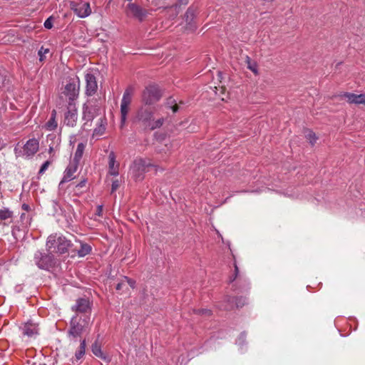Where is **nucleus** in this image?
<instances>
[{
  "mask_svg": "<svg viewBox=\"0 0 365 365\" xmlns=\"http://www.w3.org/2000/svg\"><path fill=\"white\" fill-rule=\"evenodd\" d=\"M35 264L41 269L48 270L56 264V259L53 254L36 251L34 256Z\"/></svg>",
  "mask_w": 365,
  "mask_h": 365,
  "instance_id": "7ed1b4c3",
  "label": "nucleus"
},
{
  "mask_svg": "<svg viewBox=\"0 0 365 365\" xmlns=\"http://www.w3.org/2000/svg\"><path fill=\"white\" fill-rule=\"evenodd\" d=\"M153 118V110L151 108L143 106L141 107L136 115V119L140 122L142 125L146 128L150 120Z\"/></svg>",
  "mask_w": 365,
  "mask_h": 365,
  "instance_id": "9d476101",
  "label": "nucleus"
},
{
  "mask_svg": "<svg viewBox=\"0 0 365 365\" xmlns=\"http://www.w3.org/2000/svg\"><path fill=\"white\" fill-rule=\"evenodd\" d=\"M70 6L80 18L87 17L91 13V9L88 2L72 1L70 3Z\"/></svg>",
  "mask_w": 365,
  "mask_h": 365,
  "instance_id": "6e6552de",
  "label": "nucleus"
},
{
  "mask_svg": "<svg viewBox=\"0 0 365 365\" xmlns=\"http://www.w3.org/2000/svg\"><path fill=\"white\" fill-rule=\"evenodd\" d=\"M53 17H48L44 22V27L47 29H51L53 27Z\"/></svg>",
  "mask_w": 365,
  "mask_h": 365,
  "instance_id": "72a5a7b5",
  "label": "nucleus"
},
{
  "mask_svg": "<svg viewBox=\"0 0 365 365\" xmlns=\"http://www.w3.org/2000/svg\"><path fill=\"white\" fill-rule=\"evenodd\" d=\"M105 131V126L103 125H100L98 128H95L93 130V136L98 137L102 135Z\"/></svg>",
  "mask_w": 365,
  "mask_h": 365,
  "instance_id": "c756f323",
  "label": "nucleus"
},
{
  "mask_svg": "<svg viewBox=\"0 0 365 365\" xmlns=\"http://www.w3.org/2000/svg\"><path fill=\"white\" fill-rule=\"evenodd\" d=\"M155 165L152 163L150 159L136 158L131 166V172L133 178L136 180H140L143 178L145 173L149 171L150 168H154Z\"/></svg>",
  "mask_w": 365,
  "mask_h": 365,
  "instance_id": "f03ea898",
  "label": "nucleus"
},
{
  "mask_svg": "<svg viewBox=\"0 0 365 365\" xmlns=\"http://www.w3.org/2000/svg\"><path fill=\"white\" fill-rule=\"evenodd\" d=\"M103 212V205H98L97 210H96V215L98 216H101Z\"/></svg>",
  "mask_w": 365,
  "mask_h": 365,
  "instance_id": "4c0bfd02",
  "label": "nucleus"
},
{
  "mask_svg": "<svg viewBox=\"0 0 365 365\" xmlns=\"http://www.w3.org/2000/svg\"><path fill=\"white\" fill-rule=\"evenodd\" d=\"M86 82V93L88 96L93 95L98 88L96 77L92 73H88L85 76Z\"/></svg>",
  "mask_w": 365,
  "mask_h": 365,
  "instance_id": "dca6fc26",
  "label": "nucleus"
},
{
  "mask_svg": "<svg viewBox=\"0 0 365 365\" xmlns=\"http://www.w3.org/2000/svg\"><path fill=\"white\" fill-rule=\"evenodd\" d=\"M124 280L130 285V287H132L133 289L135 288V281L128 277H124Z\"/></svg>",
  "mask_w": 365,
  "mask_h": 365,
  "instance_id": "c9c22d12",
  "label": "nucleus"
},
{
  "mask_svg": "<svg viewBox=\"0 0 365 365\" xmlns=\"http://www.w3.org/2000/svg\"><path fill=\"white\" fill-rule=\"evenodd\" d=\"M171 108H172V110H173V113H176L178 110L179 107H178V106L177 104H175L174 106H173L171 107Z\"/></svg>",
  "mask_w": 365,
  "mask_h": 365,
  "instance_id": "ea45409f",
  "label": "nucleus"
},
{
  "mask_svg": "<svg viewBox=\"0 0 365 365\" xmlns=\"http://www.w3.org/2000/svg\"><path fill=\"white\" fill-rule=\"evenodd\" d=\"M92 303L85 297L78 298L76 304L71 307L73 312L76 313L87 314L91 311Z\"/></svg>",
  "mask_w": 365,
  "mask_h": 365,
  "instance_id": "f8f14e48",
  "label": "nucleus"
},
{
  "mask_svg": "<svg viewBox=\"0 0 365 365\" xmlns=\"http://www.w3.org/2000/svg\"><path fill=\"white\" fill-rule=\"evenodd\" d=\"M78 163L72 162L71 163L64 171L63 179L61 180L60 185L71 181L75 178V173L77 170Z\"/></svg>",
  "mask_w": 365,
  "mask_h": 365,
  "instance_id": "f3484780",
  "label": "nucleus"
},
{
  "mask_svg": "<svg viewBox=\"0 0 365 365\" xmlns=\"http://www.w3.org/2000/svg\"><path fill=\"white\" fill-rule=\"evenodd\" d=\"M164 123V118H160L156 120H154L153 118L150 120V123L148 125L146 128H148L151 130H155L156 128H160Z\"/></svg>",
  "mask_w": 365,
  "mask_h": 365,
  "instance_id": "5701e85b",
  "label": "nucleus"
},
{
  "mask_svg": "<svg viewBox=\"0 0 365 365\" xmlns=\"http://www.w3.org/2000/svg\"><path fill=\"white\" fill-rule=\"evenodd\" d=\"M194 313L199 314V315H205V316H210L212 314L211 310L207 309H195Z\"/></svg>",
  "mask_w": 365,
  "mask_h": 365,
  "instance_id": "2f4dec72",
  "label": "nucleus"
},
{
  "mask_svg": "<svg viewBox=\"0 0 365 365\" xmlns=\"http://www.w3.org/2000/svg\"><path fill=\"white\" fill-rule=\"evenodd\" d=\"M133 93L131 89H126L123 93L120 103V126L123 127L126 121L127 115L130 110Z\"/></svg>",
  "mask_w": 365,
  "mask_h": 365,
  "instance_id": "20e7f679",
  "label": "nucleus"
},
{
  "mask_svg": "<svg viewBox=\"0 0 365 365\" xmlns=\"http://www.w3.org/2000/svg\"><path fill=\"white\" fill-rule=\"evenodd\" d=\"M13 215L11 211L8 209L0 210V220H5L11 218Z\"/></svg>",
  "mask_w": 365,
  "mask_h": 365,
  "instance_id": "cd10ccee",
  "label": "nucleus"
},
{
  "mask_svg": "<svg viewBox=\"0 0 365 365\" xmlns=\"http://www.w3.org/2000/svg\"><path fill=\"white\" fill-rule=\"evenodd\" d=\"M194 17H195V11L192 9L189 8L185 14V21L188 24H191L192 21L194 19Z\"/></svg>",
  "mask_w": 365,
  "mask_h": 365,
  "instance_id": "bb28decb",
  "label": "nucleus"
},
{
  "mask_svg": "<svg viewBox=\"0 0 365 365\" xmlns=\"http://www.w3.org/2000/svg\"><path fill=\"white\" fill-rule=\"evenodd\" d=\"M341 98H344L349 103L365 105V93L355 94L344 92L339 95Z\"/></svg>",
  "mask_w": 365,
  "mask_h": 365,
  "instance_id": "2eb2a0df",
  "label": "nucleus"
},
{
  "mask_svg": "<svg viewBox=\"0 0 365 365\" xmlns=\"http://www.w3.org/2000/svg\"><path fill=\"white\" fill-rule=\"evenodd\" d=\"M85 352H86V341L83 340L81 342L78 349L76 352V354H75L76 358L77 359H81L84 356Z\"/></svg>",
  "mask_w": 365,
  "mask_h": 365,
  "instance_id": "a878e982",
  "label": "nucleus"
},
{
  "mask_svg": "<svg viewBox=\"0 0 365 365\" xmlns=\"http://www.w3.org/2000/svg\"><path fill=\"white\" fill-rule=\"evenodd\" d=\"M162 96L159 88L156 86H150L145 88L143 93V101L146 105H152L158 102Z\"/></svg>",
  "mask_w": 365,
  "mask_h": 365,
  "instance_id": "423d86ee",
  "label": "nucleus"
},
{
  "mask_svg": "<svg viewBox=\"0 0 365 365\" xmlns=\"http://www.w3.org/2000/svg\"><path fill=\"white\" fill-rule=\"evenodd\" d=\"M21 329L24 336L33 337L38 334V327L36 324L27 322Z\"/></svg>",
  "mask_w": 365,
  "mask_h": 365,
  "instance_id": "a211bd4d",
  "label": "nucleus"
},
{
  "mask_svg": "<svg viewBox=\"0 0 365 365\" xmlns=\"http://www.w3.org/2000/svg\"><path fill=\"white\" fill-rule=\"evenodd\" d=\"M81 318H78V316L77 314L76 316H73L71 320L68 333L73 337L79 336L83 332V327L86 322L85 319H83V322H84V324H83L81 323Z\"/></svg>",
  "mask_w": 365,
  "mask_h": 365,
  "instance_id": "9b49d317",
  "label": "nucleus"
},
{
  "mask_svg": "<svg viewBox=\"0 0 365 365\" xmlns=\"http://www.w3.org/2000/svg\"><path fill=\"white\" fill-rule=\"evenodd\" d=\"M78 110L76 103H68L66 110L64 113V124L69 127L76 125Z\"/></svg>",
  "mask_w": 365,
  "mask_h": 365,
  "instance_id": "0eeeda50",
  "label": "nucleus"
},
{
  "mask_svg": "<svg viewBox=\"0 0 365 365\" xmlns=\"http://www.w3.org/2000/svg\"><path fill=\"white\" fill-rule=\"evenodd\" d=\"M120 187V182L118 180L113 181L111 187V193L116 191Z\"/></svg>",
  "mask_w": 365,
  "mask_h": 365,
  "instance_id": "f704fd0d",
  "label": "nucleus"
},
{
  "mask_svg": "<svg viewBox=\"0 0 365 365\" xmlns=\"http://www.w3.org/2000/svg\"><path fill=\"white\" fill-rule=\"evenodd\" d=\"M51 164V162L49 160H46V162L43 163V164L41 165L39 171H38V174L39 175H42L44 173V172L47 170V168H48L49 165Z\"/></svg>",
  "mask_w": 365,
  "mask_h": 365,
  "instance_id": "473e14b6",
  "label": "nucleus"
},
{
  "mask_svg": "<svg viewBox=\"0 0 365 365\" xmlns=\"http://www.w3.org/2000/svg\"><path fill=\"white\" fill-rule=\"evenodd\" d=\"M86 148V144L83 143H80L77 145L76 150L73 157V162L78 163L80 160L81 159L84 150Z\"/></svg>",
  "mask_w": 365,
  "mask_h": 365,
  "instance_id": "4be33fe9",
  "label": "nucleus"
},
{
  "mask_svg": "<svg viewBox=\"0 0 365 365\" xmlns=\"http://www.w3.org/2000/svg\"><path fill=\"white\" fill-rule=\"evenodd\" d=\"M109 158V174L117 176L118 175L119 165L116 163L114 153L111 152L108 156Z\"/></svg>",
  "mask_w": 365,
  "mask_h": 365,
  "instance_id": "6ab92c4d",
  "label": "nucleus"
},
{
  "mask_svg": "<svg viewBox=\"0 0 365 365\" xmlns=\"http://www.w3.org/2000/svg\"><path fill=\"white\" fill-rule=\"evenodd\" d=\"M80 81L78 78H72L66 85L64 94L68 98V103H76L78 97Z\"/></svg>",
  "mask_w": 365,
  "mask_h": 365,
  "instance_id": "39448f33",
  "label": "nucleus"
},
{
  "mask_svg": "<svg viewBox=\"0 0 365 365\" xmlns=\"http://www.w3.org/2000/svg\"><path fill=\"white\" fill-rule=\"evenodd\" d=\"M245 63L247 65V68L250 70L255 76H259V66L257 61L255 60H252L250 56H245Z\"/></svg>",
  "mask_w": 365,
  "mask_h": 365,
  "instance_id": "412c9836",
  "label": "nucleus"
},
{
  "mask_svg": "<svg viewBox=\"0 0 365 365\" xmlns=\"http://www.w3.org/2000/svg\"><path fill=\"white\" fill-rule=\"evenodd\" d=\"M72 243L61 234L53 233L50 235L46 240V247L50 254L63 255L68 252Z\"/></svg>",
  "mask_w": 365,
  "mask_h": 365,
  "instance_id": "f257e3e1",
  "label": "nucleus"
},
{
  "mask_svg": "<svg viewBox=\"0 0 365 365\" xmlns=\"http://www.w3.org/2000/svg\"><path fill=\"white\" fill-rule=\"evenodd\" d=\"M92 352L94 355H96L98 357H102L103 352L101 351V346L98 344L97 341H96L92 345Z\"/></svg>",
  "mask_w": 365,
  "mask_h": 365,
  "instance_id": "c85d7f7f",
  "label": "nucleus"
},
{
  "mask_svg": "<svg viewBox=\"0 0 365 365\" xmlns=\"http://www.w3.org/2000/svg\"><path fill=\"white\" fill-rule=\"evenodd\" d=\"M56 110H53L49 120L45 123L43 126L46 130L52 131L56 130V128H57L58 123L56 121Z\"/></svg>",
  "mask_w": 365,
  "mask_h": 365,
  "instance_id": "aec40b11",
  "label": "nucleus"
},
{
  "mask_svg": "<svg viewBox=\"0 0 365 365\" xmlns=\"http://www.w3.org/2000/svg\"><path fill=\"white\" fill-rule=\"evenodd\" d=\"M91 251V247L89 245L86 243L81 244V249L78 250V255L79 257H84L90 253Z\"/></svg>",
  "mask_w": 365,
  "mask_h": 365,
  "instance_id": "b1692460",
  "label": "nucleus"
},
{
  "mask_svg": "<svg viewBox=\"0 0 365 365\" xmlns=\"http://www.w3.org/2000/svg\"><path fill=\"white\" fill-rule=\"evenodd\" d=\"M125 14L128 17H133L140 21H143L148 15L147 10L135 4H128L125 8Z\"/></svg>",
  "mask_w": 365,
  "mask_h": 365,
  "instance_id": "1a4fd4ad",
  "label": "nucleus"
},
{
  "mask_svg": "<svg viewBox=\"0 0 365 365\" xmlns=\"http://www.w3.org/2000/svg\"><path fill=\"white\" fill-rule=\"evenodd\" d=\"M238 272H239L238 267H237V264H235V277L232 279H231V281L235 280V279L237 277V274H238Z\"/></svg>",
  "mask_w": 365,
  "mask_h": 365,
  "instance_id": "a19ab883",
  "label": "nucleus"
},
{
  "mask_svg": "<svg viewBox=\"0 0 365 365\" xmlns=\"http://www.w3.org/2000/svg\"><path fill=\"white\" fill-rule=\"evenodd\" d=\"M39 143L38 140L35 138L29 139L23 147L22 155L26 158L33 156L38 150Z\"/></svg>",
  "mask_w": 365,
  "mask_h": 365,
  "instance_id": "4468645a",
  "label": "nucleus"
},
{
  "mask_svg": "<svg viewBox=\"0 0 365 365\" xmlns=\"http://www.w3.org/2000/svg\"><path fill=\"white\" fill-rule=\"evenodd\" d=\"M235 304L237 307H241L245 304V299H237Z\"/></svg>",
  "mask_w": 365,
  "mask_h": 365,
  "instance_id": "e433bc0d",
  "label": "nucleus"
},
{
  "mask_svg": "<svg viewBox=\"0 0 365 365\" xmlns=\"http://www.w3.org/2000/svg\"><path fill=\"white\" fill-rule=\"evenodd\" d=\"M98 108L91 103H88L83 105V118L86 122L83 124L84 128L89 122H91L95 116L97 115Z\"/></svg>",
  "mask_w": 365,
  "mask_h": 365,
  "instance_id": "ddd939ff",
  "label": "nucleus"
},
{
  "mask_svg": "<svg viewBox=\"0 0 365 365\" xmlns=\"http://www.w3.org/2000/svg\"><path fill=\"white\" fill-rule=\"evenodd\" d=\"M22 209H23L24 210H25V211H29V209H30V207H29V205H27V204H23V205H22Z\"/></svg>",
  "mask_w": 365,
  "mask_h": 365,
  "instance_id": "79ce46f5",
  "label": "nucleus"
},
{
  "mask_svg": "<svg viewBox=\"0 0 365 365\" xmlns=\"http://www.w3.org/2000/svg\"><path fill=\"white\" fill-rule=\"evenodd\" d=\"M54 150H54L53 147L49 146L48 152H49L50 154H52L54 152Z\"/></svg>",
  "mask_w": 365,
  "mask_h": 365,
  "instance_id": "37998d69",
  "label": "nucleus"
},
{
  "mask_svg": "<svg viewBox=\"0 0 365 365\" xmlns=\"http://www.w3.org/2000/svg\"><path fill=\"white\" fill-rule=\"evenodd\" d=\"M305 138L312 145H314L316 143L317 140H318V138L316 135L315 133L310 130H307L306 131Z\"/></svg>",
  "mask_w": 365,
  "mask_h": 365,
  "instance_id": "393cba45",
  "label": "nucleus"
},
{
  "mask_svg": "<svg viewBox=\"0 0 365 365\" xmlns=\"http://www.w3.org/2000/svg\"><path fill=\"white\" fill-rule=\"evenodd\" d=\"M124 286H125L124 282H119L116 285V289L120 291V290H121L123 288Z\"/></svg>",
  "mask_w": 365,
  "mask_h": 365,
  "instance_id": "58836bf2",
  "label": "nucleus"
},
{
  "mask_svg": "<svg viewBox=\"0 0 365 365\" xmlns=\"http://www.w3.org/2000/svg\"><path fill=\"white\" fill-rule=\"evenodd\" d=\"M49 51H50L49 48H44V47H41V49L38 52V54L39 56V61L41 62L43 61V60L45 59V55L46 53H48Z\"/></svg>",
  "mask_w": 365,
  "mask_h": 365,
  "instance_id": "7c9ffc66",
  "label": "nucleus"
}]
</instances>
